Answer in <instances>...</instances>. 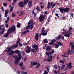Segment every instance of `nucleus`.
I'll list each match as a JSON object with an SVG mask.
<instances>
[{"label":"nucleus","mask_w":74,"mask_h":74,"mask_svg":"<svg viewBox=\"0 0 74 74\" xmlns=\"http://www.w3.org/2000/svg\"><path fill=\"white\" fill-rule=\"evenodd\" d=\"M30 63L31 64L30 66L31 68L34 67V66L36 65V66H35V68L36 69H38L40 66V63H38L37 61H34L33 62H31Z\"/></svg>","instance_id":"obj_1"},{"label":"nucleus","mask_w":74,"mask_h":74,"mask_svg":"<svg viewBox=\"0 0 74 74\" xmlns=\"http://www.w3.org/2000/svg\"><path fill=\"white\" fill-rule=\"evenodd\" d=\"M8 50H6V52H8V55L10 56H12V55L15 53V51L13 50H12V48L10 47H8L7 48Z\"/></svg>","instance_id":"obj_2"},{"label":"nucleus","mask_w":74,"mask_h":74,"mask_svg":"<svg viewBox=\"0 0 74 74\" xmlns=\"http://www.w3.org/2000/svg\"><path fill=\"white\" fill-rule=\"evenodd\" d=\"M16 30V27L15 25H13L11 27H10L9 28L8 31L11 32V33L15 32Z\"/></svg>","instance_id":"obj_3"},{"label":"nucleus","mask_w":74,"mask_h":74,"mask_svg":"<svg viewBox=\"0 0 74 74\" xmlns=\"http://www.w3.org/2000/svg\"><path fill=\"white\" fill-rule=\"evenodd\" d=\"M32 48H33L32 49V52L33 53H34L35 52L36 50V51H37L38 48V45H36V44H35L32 46Z\"/></svg>","instance_id":"obj_4"},{"label":"nucleus","mask_w":74,"mask_h":74,"mask_svg":"<svg viewBox=\"0 0 74 74\" xmlns=\"http://www.w3.org/2000/svg\"><path fill=\"white\" fill-rule=\"evenodd\" d=\"M45 14L43 15H40L39 17V22H41L45 20Z\"/></svg>","instance_id":"obj_5"},{"label":"nucleus","mask_w":74,"mask_h":74,"mask_svg":"<svg viewBox=\"0 0 74 74\" xmlns=\"http://www.w3.org/2000/svg\"><path fill=\"white\" fill-rule=\"evenodd\" d=\"M45 27H42V36H46L47 33V31L45 30Z\"/></svg>","instance_id":"obj_6"},{"label":"nucleus","mask_w":74,"mask_h":74,"mask_svg":"<svg viewBox=\"0 0 74 74\" xmlns=\"http://www.w3.org/2000/svg\"><path fill=\"white\" fill-rule=\"evenodd\" d=\"M30 28H29V27ZM34 27V26L33 25H31L28 23V25L26 27V29L28 30L29 28V29L30 30H32Z\"/></svg>","instance_id":"obj_7"},{"label":"nucleus","mask_w":74,"mask_h":74,"mask_svg":"<svg viewBox=\"0 0 74 74\" xmlns=\"http://www.w3.org/2000/svg\"><path fill=\"white\" fill-rule=\"evenodd\" d=\"M53 5V2H51L50 3V2H48V3H47V9H50L51 8V7Z\"/></svg>","instance_id":"obj_8"},{"label":"nucleus","mask_w":74,"mask_h":74,"mask_svg":"<svg viewBox=\"0 0 74 74\" xmlns=\"http://www.w3.org/2000/svg\"><path fill=\"white\" fill-rule=\"evenodd\" d=\"M53 58V56L52 55H50V56L48 57V58H47V61L50 62L52 61V59Z\"/></svg>","instance_id":"obj_9"},{"label":"nucleus","mask_w":74,"mask_h":74,"mask_svg":"<svg viewBox=\"0 0 74 74\" xmlns=\"http://www.w3.org/2000/svg\"><path fill=\"white\" fill-rule=\"evenodd\" d=\"M72 64V62H69V64H67L66 65L67 66V67H68V69H69L73 67V66L71 65Z\"/></svg>","instance_id":"obj_10"},{"label":"nucleus","mask_w":74,"mask_h":74,"mask_svg":"<svg viewBox=\"0 0 74 74\" xmlns=\"http://www.w3.org/2000/svg\"><path fill=\"white\" fill-rule=\"evenodd\" d=\"M20 60L16 58L14 60V64L16 65H18Z\"/></svg>","instance_id":"obj_11"},{"label":"nucleus","mask_w":74,"mask_h":74,"mask_svg":"<svg viewBox=\"0 0 74 74\" xmlns=\"http://www.w3.org/2000/svg\"><path fill=\"white\" fill-rule=\"evenodd\" d=\"M16 58L20 60L22 59V56L21 54V53H20V54H18V57Z\"/></svg>","instance_id":"obj_12"},{"label":"nucleus","mask_w":74,"mask_h":74,"mask_svg":"<svg viewBox=\"0 0 74 74\" xmlns=\"http://www.w3.org/2000/svg\"><path fill=\"white\" fill-rule=\"evenodd\" d=\"M18 44H16L13 45L12 47H10L12 48V49H14L18 47Z\"/></svg>","instance_id":"obj_13"},{"label":"nucleus","mask_w":74,"mask_h":74,"mask_svg":"<svg viewBox=\"0 0 74 74\" xmlns=\"http://www.w3.org/2000/svg\"><path fill=\"white\" fill-rule=\"evenodd\" d=\"M23 3V1L19 2L18 3V5L20 7H23L24 6Z\"/></svg>","instance_id":"obj_14"},{"label":"nucleus","mask_w":74,"mask_h":74,"mask_svg":"<svg viewBox=\"0 0 74 74\" xmlns=\"http://www.w3.org/2000/svg\"><path fill=\"white\" fill-rule=\"evenodd\" d=\"M11 33V32L10 31H9V30H8V32H7L5 34V35H4L3 37H5L7 38L8 36V34H10Z\"/></svg>","instance_id":"obj_15"},{"label":"nucleus","mask_w":74,"mask_h":74,"mask_svg":"<svg viewBox=\"0 0 74 74\" xmlns=\"http://www.w3.org/2000/svg\"><path fill=\"white\" fill-rule=\"evenodd\" d=\"M28 24H29L31 25H32V26H33L34 25V21L33 20L32 21V19H30L28 22Z\"/></svg>","instance_id":"obj_16"},{"label":"nucleus","mask_w":74,"mask_h":74,"mask_svg":"<svg viewBox=\"0 0 74 74\" xmlns=\"http://www.w3.org/2000/svg\"><path fill=\"white\" fill-rule=\"evenodd\" d=\"M70 9V8L68 7H66V8H64V12H69V10Z\"/></svg>","instance_id":"obj_17"},{"label":"nucleus","mask_w":74,"mask_h":74,"mask_svg":"<svg viewBox=\"0 0 74 74\" xmlns=\"http://www.w3.org/2000/svg\"><path fill=\"white\" fill-rule=\"evenodd\" d=\"M51 49V47H50L49 46H47L46 47V50L47 51H49Z\"/></svg>","instance_id":"obj_18"},{"label":"nucleus","mask_w":74,"mask_h":74,"mask_svg":"<svg viewBox=\"0 0 74 74\" xmlns=\"http://www.w3.org/2000/svg\"><path fill=\"white\" fill-rule=\"evenodd\" d=\"M59 10L61 13H63L64 12V8H59Z\"/></svg>","instance_id":"obj_19"},{"label":"nucleus","mask_w":74,"mask_h":74,"mask_svg":"<svg viewBox=\"0 0 74 74\" xmlns=\"http://www.w3.org/2000/svg\"><path fill=\"white\" fill-rule=\"evenodd\" d=\"M5 30V29L4 28H1V29L0 30V33L1 34H2L3 33V32H4Z\"/></svg>","instance_id":"obj_20"},{"label":"nucleus","mask_w":74,"mask_h":74,"mask_svg":"<svg viewBox=\"0 0 74 74\" xmlns=\"http://www.w3.org/2000/svg\"><path fill=\"white\" fill-rule=\"evenodd\" d=\"M32 3V1H30L28 3V5L29 7H30L31 6H33V5Z\"/></svg>","instance_id":"obj_21"},{"label":"nucleus","mask_w":74,"mask_h":74,"mask_svg":"<svg viewBox=\"0 0 74 74\" xmlns=\"http://www.w3.org/2000/svg\"><path fill=\"white\" fill-rule=\"evenodd\" d=\"M39 35V33H36V36H35V39H36V40L37 41L39 38V36L38 35Z\"/></svg>","instance_id":"obj_22"},{"label":"nucleus","mask_w":74,"mask_h":74,"mask_svg":"<svg viewBox=\"0 0 74 74\" xmlns=\"http://www.w3.org/2000/svg\"><path fill=\"white\" fill-rule=\"evenodd\" d=\"M71 34V33H70V34H64V36H66V37H67L68 38H69Z\"/></svg>","instance_id":"obj_23"},{"label":"nucleus","mask_w":74,"mask_h":74,"mask_svg":"<svg viewBox=\"0 0 74 74\" xmlns=\"http://www.w3.org/2000/svg\"><path fill=\"white\" fill-rule=\"evenodd\" d=\"M46 54L47 55V57H49V55H51V51H49V52H46Z\"/></svg>","instance_id":"obj_24"},{"label":"nucleus","mask_w":74,"mask_h":74,"mask_svg":"<svg viewBox=\"0 0 74 74\" xmlns=\"http://www.w3.org/2000/svg\"><path fill=\"white\" fill-rule=\"evenodd\" d=\"M36 10L38 11L39 12L41 11V10L40 9V8L38 6H37L36 8Z\"/></svg>","instance_id":"obj_25"},{"label":"nucleus","mask_w":74,"mask_h":74,"mask_svg":"<svg viewBox=\"0 0 74 74\" xmlns=\"http://www.w3.org/2000/svg\"><path fill=\"white\" fill-rule=\"evenodd\" d=\"M56 47V48H58V47H59V45L58 44L55 43L54 45Z\"/></svg>","instance_id":"obj_26"},{"label":"nucleus","mask_w":74,"mask_h":74,"mask_svg":"<svg viewBox=\"0 0 74 74\" xmlns=\"http://www.w3.org/2000/svg\"><path fill=\"white\" fill-rule=\"evenodd\" d=\"M25 14V12L24 11H22L21 12L20 14H19V16H21L23 14Z\"/></svg>","instance_id":"obj_27"},{"label":"nucleus","mask_w":74,"mask_h":74,"mask_svg":"<svg viewBox=\"0 0 74 74\" xmlns=\"http://www.w3.org/2000/svg\"><path fill=\"white\" fill-rule=\"evenodd\" d=\"M26 34H27V32L26 31H24V32H22L21 36H23V35H25Z\"/></svg>","instance_id":"obj_28"},{"label":"nucleus","mask_w":74,"mask_h":74,"mask_svg":"<svg viewBox=\"0 0 74 74\" xmlns=\"http://www.w3.org/2000/svg\"><path fill=\"white\" fill-rule=\"evenodd\" d=\"M15 53L18 54H20V51L19 50H16L15 52Z\"/></svg>","instance_id":"obj_29"},{"label":"nucleus","mask_w":74,"mask_h":74,"mask_svg":"<svg viewBox=\"0 0 74 74\" xmlns=\"http://www.w3.org/2000/svg\"><path fill=\"white\" fill-rule=\"evenodd\" d=\"M57 43L60 46H63V44L62 43H61L60 42H58V41L57 42Z\"/></svg>","instance_id":"obj_30"},{"label":"nucleus","mask_w":74,"mask_h":74,"mask_svg":"<svg viewBox=\"0 0 74 74\" xmlns=\"http://www.w3.org/2000/svg\"><path fill=\"white\" fill-rule=\"evenodd\" d=\"M21 26V25L20 23H18L17 25V27L18 28H20Z\"/></svg>","instance_id":"obj_31"},{"label":"nucleus","mask_w":74,"mask_h":74,"mask_svg":"<svg viewBox=\"0 0 74 74\" xmlns=\"http://www.w3.org/2000/svg\"><path fill=\"white\" fill-rule=\"evenodd\" d=\"M62 35L58 36V37H57L58 40H59L60 39V38H62Z\"/></svg>","instance_id":"obj_32"},{"label":"nucleus","mask_w":74,"mask_h":74,"mask_svg":"<svg viewBox=\"0 0 74 74\" xmlns=\"http://www.w3.org/2000/svg\"><path fill=\"white\" fill-rule=\"evenodd\" d=\"M65 60H60V62L61 63H63L65 62Z\"/></svg>","instance_id":"obj_33"},{"label":"nucleus","mask_w":74,"mask_h":74,"mask_svg":"<svg viewBox=\"0 0 74 74\" xmlns=\"http://www.w3.org/2000/svg\"><path fill=\"white\" fill-rule=\"evenodd\" d=\"M30 50L27 49V50H26V52L27 53H29L30 52Z\"/></svg>","instance_id":"obj_34"},{"label":"nucleus","mask_w":74,"mask_h":74,"mask_svg":"<svg viewBox=\"0 0 74 74\" xmlns=\"http://www.w3.org/2000/svg\"><path fill=\"white\" fill-rule=\"evenodd\" d=\"M71 50H73L74 49V45L73 44L71 46Z\"/></svg>","instance_id":"obj_35"},{"label":"nucleus","mask_w":74,"mask_h":74,"mask_svg":"<svg viewBox=\"0 0 74 74\" xmlns=\"http://www.w3.org/2000/svg\"><path fill=\"white\" fill-rule=\"evenodd\" d=\"M3 5L5 7H6L7 5V3H3Z\"/></svg>","instance_id":"obj_36"},{"label":"nucleus","mask_w":74,"mask_h":74,"mask_svg":"<svg viewBox=\"0 0 74 74\" xmlns=\"http://www.w3.org/2000/svg\"><path fill=\"white\" fill-rule=\"evenodd\" d=\"M21 74H27V72L26 71L25 72H24V71H22L21 72Z\"/></svg>","instance_id":"obj_37"},{"label":"nucleus","mask_w":74,"mask_h":74,"mask_svg":"<svg viewBox=\"0 0 74 74\" xmlns=\"http://www.w3.org/2000/svg\"><path fill=\"white\" fill-rule=\"evenodd\" d=\"M48 42V40L47 39H45V40H43V43H46Z\"/></svg>","instance_id":"obj_38"},{"label":"nucleus","mask_w":74,"mask_h":74,"mask_svg":"<svg viewBox=\"0 0 74 74\" xmlns=\"http://www.w3.org/2000/svg\"><path fill=\"white\" fill-rule=\"evenodd\" d=\"M28 2L27 1V0H24L23 2V3L24 4V5H25L27 4Z\"/></svg>","instance_id":"obj_39"},{"label":"nucleus","mask_w":74,"mask_h":74,"mask_svg":"<svg viewBox=\"0 0 74 74\" xmlns=\"http://www.w3.org/2000/svg\"><path fill=\"white\" fill-rule=\"evenodd\" d=\"M21 68L22 70H24L25 69V68L24 66H21Z\"/></svg>","instance_id":"obj_40"},{"label":"nucleus","mask_w":74,"mask_h":74,"mask_svg":"<svg viewBox=\"0 0 74 74\" xmlns=\"http://www.w3.org/2000/svg\"><path fill=\"white\" fill-rule=\"evenodd\" d=\"M5 14H8L9 11L7 10H5Z\"/></svg>","instance_id":"obj_41"},{"label":"nucleus","mask_w":74,"mask_h":74,"mask_svg":"<svg viewBox=\"0 0 74 74\" xmlns=\"http://www.w3.org/2000/svg\"><path fill=\"white\" fill-rule=\"evenodd\" d=\"M23 64V62H22L21 63H20V64H19V65L20 66L22 67Z\"/></svg>","instance_id":"obj_42"},{"label":"nucleus","mask_w":74,"mask_h":74,"mask_svg":"<svg viewBox=\"0 0 74 74\" xmlns=\"http://www.w3.org/2000/svg\"><path fill=\"white\" fill-rule=\"evenodd\" d=\"M51 41L54 43L55 42H56V40L55 39H53L51 40Z\"/></svg>","instance_id":"obj_43"},{"label":"nucleus","mask_w":74,"mask_h":74,"mask_svg":"<svg viewBox=\"0 0 74 74\" xmlns=\"http://www.w3.org/2000/svg\"><path fill=\"white\" fill-rule=\"evenodd\" d=\"M54 49H52L51 50V51L50 52V53L51 54H53V53H54Z\"/></svg>","instance_id":"obj_44"},{"label":"nucleus","mask_w":74,"mask_h":74,"mask_svg":"<svg viewBox=\"0 0 74 74\" xmlns=\"http://www.w3.org/2000/svg\"><path fill=\"white\" fill-rule=\"evenodd\" d=\"M48 72H47V71H45V72L44 73H43V74H48Z\"/></svg>","instance_id":"obj_45"},{"label":"nucleus","mask_w":74,"mask_h":74,"mask_svg":"<svg viewBox=\"0 0 74 74\" xmlns=\"http://www.w3.org/2000/svg\"><path fill=\"white\" fill-rule=\"evenodd\" d=\"M20 38H19L18 40L17 41V43L18 44L20 42Z\"/></svg>","instance_id":"obj_46"},{"label":"nucleus","mask_w":74,"mask_h":74,"mask_svg":"<svg viewBox=\"0 0 74 74\" xmlns=\"http://www.w3.org/2000/svg\"><path fill=\"white\" fill-rule=\"evenodd\" d=\"M50 17L51 16H49V17H48V18H47V21H48L49 22V21L50 20Z\"/></svg>","instance_id":"obj_47"},{"label":"nucleus","mask_w":74,"mask_h":74,"mask_svg":"<svg viewBox=\"0 0 74 74\" xmlns=\"http://www.w3.org/2000/svg\"><path fill=\"white\" fill-rule=\"evenodd\" d=\"M27 48L28 49L30 50L31 49V47H30L29 46H27Z\"/></svg>","instance_id":"obj_48"},{"label":"nucleus","mask_w":74,"mask_h":74,"mask_svg":"<svg viewBox=\"0 0 74 74\" xmlns=\"http://www.w3.org/2000/svg\"><path fill=\"white\" fill-rule=\"evenodd\" d=\"M13 9V7H11V9L10 10V12H12Z\"/></svg>","instance_id":"obj_49"},{"label":"nucleus","mask_w":74,"mask_h":74,"mask_svg":"<svg viewBox=\"0 0 74 74\" xmlns=\"http://www.w3.org/2000/svg\"><path fill=\"white\" fill-rule=\"evenodd\" d=\"M32 13L34 14V16H36V13L34 12V10H32Z\"/></svg>","instance_id":"obj_50"},{"label":"nucleus","mask_w":74,"mask_h":74,"mask_svg":"<svg viewBox=\"0 0 74 74\" xmlns=\"http://www.w3.org/2000/svg\"><path fill=\"white\" fill-rule=\"evenodd\" d=\"M49 44L51 45H53V43L52 41H51L50 42V43H49Z\"/></svg>","instance_id":"obj_51"},{"label":"nucleus","mask_w":74,"mask_h":74,"mask_svg":"<svg viewBox=\"0 0 74 74\" xmlns=\"http://www.w3.org/2000/svg\"><path fill=\"white\" fill-rule=\"evenodd\" d=\"M12 17H15L16 16L15 13H13L12 14Z\"/></svg>","instance_id":"obj_52"},{"label":"nucleus","mask_w":74,"mask_h":74,"mask_svg":"<svg viewBox=\"0 0 74 74\" xmlns=\"http://www.w3.org/2000/svg\"><path fill=\"white\" fill-rule=\"evenodd\" d=\"M67 54L68 55H70V51L69 50H68L67 51Z\"/></svg>","instance_id":"obj_53"},{"label":"nucleus","mask_w":74,"mask_h":74,"mask_svg":"<svg viewBox=\"0 0 74 74\" xmlns=\"http://www.w3.org/2000/svg\"><path fill=\"white\" fill-rule=\"evenodd\" d=\"M74 52V50L72 49L70 51V53L71 54H72V53H73Z\"/></svg>","instance_id":"obj_54"},{"label":"nucleus","mask_w":74,"mask_h":74,"mask_svg":"<svg viewBox=\"0 0 74 74\" xmlns=\"http://www.w3.org/2000/svg\"><path fill=\"white\" fill-rule=\"evenodd\" d=\"M55 14L56 15V16H57L58 18H59V14L58 13H55Z\"/></svg>","instance_id":"obj_55"},{"label":"nucleus","mask_w":74,"mask_h":74,"mask_svg":"<svg viewBox=\"0 0 74 74\" xmlns=\"http://www.w3.org/2000/svg\"><path fill=\"white\" fill-rule=\"evenodd\" d=\"M56 4L55 3H53L52 6V8H54V7L56 6Z\"/></svg>","instance_id":"obj_56"},{"label":"nucleus","mask_w":74,"mask_h":74,"mask_svg":"<svg viewBox=\"0 0 74 74\" xmlns=\"http://www.w3.org/2000/svg\"><path fill=\"white\" fill-rule=\"evenodd\" d=\"M53 67L55 69H57V66H56V65H54L53 66Z\"/></svg>","instance_id":"obj_57"},{"label":"nucleus","mask_w":74,"mask_h":74,"mask_svg":"<svg viewBox=\"0 0 74 74\" xmlns=\"http://www.w3.org/2000/svg\"><path fill=\"white\" fill-rule=\"evenodd\" d=\"M19 45L20 47H21L22 46H23V44L22 43H19Z\"/></svg>","instance_id":"obj_58"},{"label":"nucleus","mask_w":74,"mask_h":74,"mask_svg":"<svg viewBox=\"0 0 74 74\" xmlns=\"http://www.w3.org/2000/svg\"><path fill=\"white\" fill-rule=\"evenodd\" d=\"M53 72L56 74H57V72L56 70V69H55L53 71Z\"/></svg>","instance_id":"obj_59"},{"label":"nucleus","mask_w":74,"mask_h":74,"mask_svg":"<svg viewBox=\"0 0 74 74\" xmlns=\"http://www.w3.org/2000/svg\"><path fill=\"white\" fill-rule=\"evenodd\" d=\"M58 69H59V70H61V69H60L61 67L60 66H59V65H58Z\"/></svg>","instance_id":"obj_60"},{"label":"nucleus","mask_w":74,"mask_h":74,"mask_svg":"<svg viewBox=\"0 0 74 74\" xmlns=\"http://www.w3.org/2000/svg\"><path fill=\"white\" fill-rule=\"evenodd\" d=\"M73 44V42H70L69 45L70 46H71Z\"/></svg>","instance_id":"obj_61"},{"label":"nucleus","mask_w":74,"mask_h":74,"mask_svg":"<svg viewBox=\"0 0 74 74\" xmlns=\"http://www.w3.org/2000/svg\"><path fill=\"white\" fill-rule=\"evenodd\" d=\"M10 18L9 17H8L7 18V21H9L10 20Z\"/></svg>","instance_id":"obj_62"},{"label":"nucleus","mask_w":74,"mask_h":74,"mask_svg":"<svg viewBox=\"0 0 74 74\" xmlns=\"http://www.w3.org/2000/svg\"><path fill=\"white\" fill-rule=\"evenodd\" d=\"M8 14H5V17H8Z\"/></svg>","instance_id":"obj_63"},{"label":"nucleus","mask_w":74,"mask_h":74,"mask_svg":"<svg viewBox=\"0 0 74 74\" xmlns=\"http://www.w3.org/2000/svg\"><path fill=\"white\" fill-rule=\"evenodd\" d=\"M25 53L24 51H23V55L25 56Z\"/></svg>","instance_id":"obj_64"}]
</instances>
